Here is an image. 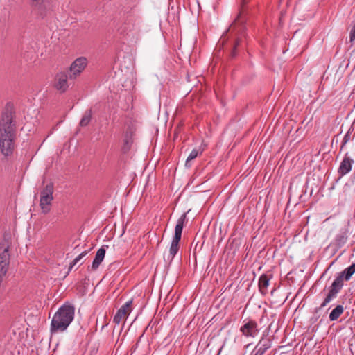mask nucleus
<instances>
[{
  "label": "nucleus",
  "instance_id": "obj_1",
  "mask_svg": "<svg viewBox=\"0 0 355 355\" xmlns=\"http://www.w3.org/2000/svg\"><path fill=\"white\" fill-rule=\"evenodd\" d=\"M15 129L11 113L3 114L0 122V149L3 155L8 156L14 150Z\"/></svg>",
  "mask_w": 355,
  "mask_h": 355
},
{
  "label": "nucleus",
  "instance_id": "obj_2",
  "mask_svg": "<svg viewBox=\"0 0 355 355\" xmlns=\"http://www.w3.org/2000/svg\"><path fill=\"white\" fill-rule=\"evenodd\" d=\"M75 308L69 302L64 303L54 314L51 323V334L65 331L74 318Z\"/></svg>",
  "mask_w": 355,
  "mask_h": 355
},
{
  "label": "nucleus",
  "instance_id": "obj_3",
  "mask_svg": "<svg viewBox=\"0 0 355 355\" xmlns=\"http://www.w3.org/2000/svg\"><path fill=\"white\" fill-rule=\"evenodd\" d=\"M187 222V213H184L182 216L178 218L177 221V224L175 227V234L173 237L170 249H169V254L168 257V259L171 261L175 256L177 254L179 250V243L182 237V233L183 227L185 223Z\"/></svg>",
  "mask_w": 355,
  "mask_h": 355
},
{
  "label": "nucleus",
  "instance_id": "obj_4",
  "mask_svg": "<svg viewBox=\"0 0 355 355\" xmlns=\"http://www.w3.org/2000/svg\"><path fill=\"white\" fill-rule=\"evenodd\" d=\"M53 184L49 183L42 189L40 193V206L42 211L47 214L51 210V202L53 200Z\"/></svg>",
  "mask_w": 355,
  "mask_h": 355
},
{
  "label": "nucleus",
  "instance_id": "obj_5",
  "mask_svg": "<svg viewBox=\"0 0 355 355\" xmlns=\"http://www.w3.org/2000/svg\"><path fill=\"white\" fill-rule=\"evenodd\" d=\"M355 273V263L339 272L334 279V295L339 292L344 285L345 281H349Z\"/></svg>",
  "mask_w": 355,
  "mask_h": 355
},
{
  "label": "nucleus",
  "instance_id": "obj_6",
  "mask_svg": "<svg viewBox=\"0 0 355 355\" xmlns=\"http://www.w3.org/2000/svg\"><path fill=\"white\" fill-rule=\"evenodd\" d=\"M240 332L246 338H255L259 333L258 324L253 320H245L241 326Z\"/></svg>",
  "mask_w": 355,
  "mask_h": 355
},
{
  "label": "nucleus",
  "instance_id": "obj_7",
  "mask_svg": "<svg viewBox=\"0 0 355 355\" xmlns=\"http://www.w3.org/2000/svg\"><path fill=\"white\" fill-rule=\"evenodd\" d=\"M88 64L87 59L81 56L76 58L71 64L69 68V78H76L85 69Z\"/></svg>",
  "mask_w": 355,
  "mask_h": 355
},
{
  "label": "nucleus",
  "instance_id": "obj_8",
  "mask_svg": "<svg viewBox=\"0 0 355 355\" xmlns=\"http://www.w3.org/2000/svg\"><path fill=\"white\" fill-rule=\"evenodd\" d=\"M140 20L133 16H130L126 18L125 22L120 28L121 33H128L135 31L138 28Z\"/></svg>",
  "mask_w": 355,
  "mask_h": 355
},
{
  "label": "nucleus",
  "instance_id": "obj_9",
  "mask_svg": "<svg viewBox=\"0 0 355 355\" xmlns=\"http://www.w3.org/2000/svg\"><path fill=\"white\" fill-rule=\"evenodd\" d=\"M132 300L126 302L117 311L113 318V322L116 324H119L131 311Z\"/></svg>",
  "mask_w": 355,
  "mask_h": 355
},
{
  "label": "nucleus",
  "instance_id": "obj_10",
  "mask_svg": "<svg viewBox=\"0 0 355 355\" xmlns=\"http://www.w3.org/2000/svg\"><path fill=\"white\" fill-rule=\"evenodd\" d=\"M8 249H0V279L6 274L9 265Z\"/></svg>",
  "mask_w": 355,
  "mask_h": 355
},
{
  "label": "nucleus",
  "instance_id": "obj_11",
  "mask_svg": "<svg viewBox=\"0 0 355 355\" xmlns=\"http://www.w3.org/2000/svg\"><path fill=\"white\" fill-rule=\"evenodd\" d=\"M68 77L65 73H59L55 78V87L60 92H64L69 87Z\"/></svg>",
  "mask_w": 355,
  "mask_h": 355
},
{
  "label": "nucleus",
  "instance_id": "obj_12",
  "mask_svg": "<svg viewBox=\"0 0 355 355\" xmlns=\"http://www.w3.org/2000/svg\"><path fill=\"white\" fill-rule=\"evenodd\" d=\"M354 164V160L349 157L345 155L341 162L340 166L338 169V173L339 174V178L342 176L348 173L351 169L352 164Z\"/></svg>",
  "mask_w": 355,
  "mask_h": 355
},
{
  "label": "nucleus",
  "instance_id": "obj_13",
  "mask_svg": "<svg viewBox=\"0 0 355 355\" xmlns=\"http://www.w3.org/2000/svg\"><path fill=\"white\" fill-rule=\"evenodd\" d=\"M348 229L344 228L340 231V232L337 234L334 242V251L342 248L345 244L348 239Z\"/></svg>",
  "mask_w": 355,
  "mask_h": 355
},
{
  "label": "nucleus",
  "instance_id": "obj_14",
  "mask_svg": "<svg viewBox=\"0 0 355 355\" xmlns=\"http://www.w3.org/2000/svg\"><path fill=\"white\" fill-rule=\"evenodd\" d=\"M105 255V246H103L101 248H99L96 252V256L91 266V269L92 270H96L99 267L100 264L104 259Z\"/></svg>",
  "mask_w": 355,
  "mask_h": 355
},
{
  "label": "nucleus",
  "instance_id": "obj_15",
  "mask_svg": "<svg viewBox=\"0 0 355 355\" xmlns=\"http://www.w3.org/2000/svg\"><path fill=\"white\" fill-rule=\"evenodd\" d=\"M271 347V340L269 338H264L262 337L257 345L255 346L254 349L259 352V353L263 355Z\"/></svg>",
  "mask_w": 355,
  "mask_h": 355
},
{
  "label": "nucleus",
  "instance_id": "obj_16",
  "mask_svg": "<svg viewBox=\"0 0 355 355\" xmlns=\"http://www.w3.org/2000/svg\"><path fill=\"white\" fill-rule=\"evenodd\" d=\"M326 288H327L328 293L324 300V302L322 303L320 309H321L322 307H324L327 304L330 302L332 300L333 297V282H330L329 280L327 283Z\"/></svg>",
  "mask_w": 355,
  "mask_h": 355
},
{
  "label": "nucleus",
  "instance_id": "obj_17",
  "mask_svg": "<svg viewBox=\"0 0 355 355\" xmlns=\"http://www.w3.org/2000/svg\"><path fill=\"white\" fill-rule=\"evenodd\" d=\"M270 278L266 275H262L259 279V290L262 293H266L269 285Z\"/></svg>",
  "mask_w": 355,
  "mask_h": 355
},
{
  "label": "nucleus",
  "instance_id": "obj_18",
  "mask_svg": "<svg viewBox=\"0 0 355 355\" xmlns=\"http://www.w3.org/2000/svg\"><path fill=\"white\" fill-rule=\"evenodd\" d=\"M92 112L91 109L85 111V112L84 113V114L80 121V125L82 127L87 126L89 124V123L90 122V121L92 119Z\"/></svg>",
  "mask_w": 355,
  "mask_h": 355
},
{
  "label": "nucleus",
  "instance_id": "obj_19",
  "mask_svg": "<svg viewBox=\"0 0 355 355\" xmlns=\"http://www.w3.org/2000/svg\"><path fill=\"white\" fill-rule=\"evenodd\" d=\"M202 150H201L193 149L189 155V156L186 160L185 166L187 167H190L191 164H189V162L191 161H192L193 159H194L196 157H197L199 154L202 153Z\"/></svg>",
  "mask_w": 355,
  "mask_h": 355
},
{
  "label": "nucleus",
  "instance_id": "obj_20",
  "mask_svg": "<svg viewBox=\"0 0 355 355\" xmlns=\"http://www.w3.org/2000/svg\"><path fill=\"white\" fill-rule=\"evenodd\" d=\"M31 6L40 11L46 8L44 0H31Z\"/></svg>",
  "mask_w": 355,
  "mask_h": 355
},
{
  "label": "nucleus",
  "instance_id": "obj_21",
  "mask_svg": "<svg viewBox=\"0 0 355 355\" xmlns=\"http://www.w3.org/2000/svg\"><path fill=\"white\" fill-rule=\"evenodd\" d=\"M87 254V252L84 251L82 253H80L78 256H77L71 262V266L69 267V270H71L75 265H76Z\"/></svg>",
  "mask_w": 355,
  "mask_h": 355
},
{
  "label": "nucleus",
  "instance_id": "obj_22",
  "mask_svg": "<svg viewBox=\"0 0 355 355\" xmlns=\"http://www.w3.org/2000/svg\"><path fill=\"white\" fill-rule=\"evenodd\" d=\"M343 312V307L341 305L336 306L334 308V320H336Z\"/></svg>",
  "mask_w": 355,
  "mask_h": 355
},
{
  "label": "nucleus",
  "instance_id": "obj_23",
  "mask_svg": "<svg viewBox=\"0 0 355 355\" xmlns=\"http://www.w3.org/2000/svg\"><path fill=\"white\" fill-rule=\"evenodd\" d=\"M123 142L125 145V146H124V148L128 150L129 148V145H130V143L131 142V141H130V138L127 135H125V137L123 139Z\"/></svg>",
  "mask_w": 355,
  "mask_h": 355
},
{
  "label": "nucleus",
  "instance_id": "obj_24",
  "mask_svg": "<svg viewBox=\"0 0 355 355\" xmlns=\"http://www.w3.org/2000/svg\"><path fill=\"white\" fill-rule=\"evenodd\" d=\"M348 137H349V135L348 134H346L343 138V143H342V145H341V148L345 146V144L348 141Z\"/></svg>",
  "mask_w": 355,
  "mask_h": 355
},
{
  "label": "nucleus",
  "instance_id": "obj_25",
  "mask_svg": "<svg viewBox=\"0 0 355 355\" xmlns=\"http://www.w3.org/2000/svg\"><path fill=\"white\" fill-rule=\"evenodd\" d=\"M250 355H262L261 354L259 353V352H257L254 348V349L251 352L250 354Z\"/></svg>",
  "mask_w": 355,
  "mask_h": 355
},
{
  "label": "nucleus",
  "instance_id": "obj_26",
  "mask_svg": "<svg viewBox=\"0 0 355 355\" xmlns=\"http://www.w3.org/2000/svg\"><path fill=\"white\" fill-rule=\"evenodd\" d=\"M329 320H330L331 321H333V318H334V315H333V311H331L329 313Z\"/></svg>",
  "mask_w": 355,
  "mask_h": 355
},
{
  "label": "nucleus",
  "instance_id": "obj_27",
  "mask_svg": "<svg viewBox=\"0 0 355 355\" xmlns=\"http://www.w3.org/2000/svg\"><path fill=\"white\" fill-rule=\"evenodd\" d=\"M246 1H247V0H242V4L245 3H246Z\"/></svg>",
  "mask_w": 355,
  "mask_h": 355
},
{
  "label": "nucleus",
  "instance_id": "obj_28",
  "mask_svg": "<svg viewBox=\"0 0 355 355\" xmlns=\"http://www.w3.org/2000/svg\"><path fill=\"white\" fill-rule=\"evenodd\" d=\"M344 252H345V250H343V251H342V252H340V254L339 255V257H340L341 254H343V253H344Z\"/></svg>",
  "mask_w": 355,
  "mask_h": 355
},
{
  "label": "nucleus",
  "instance_id": "obj_29",
  "mask_svg": "<svg viewBox=\"0 0 355 355\" xmlns=\"http://www.w3.org/2000/svg\"><path fill=\"white\" fill-rule=\"evenodd\" d=\"M344 252H345V250H343V251H342V252H340V254L339 255V257H340L341 254H343V253H344Z\"/></svg>",
  "mask_w": 355,
  "mask_h": 355
},
{
  "label": "nucleus",
  "instance_id": "obj_30",
  "mask_svg": "<svg viewBox=\"0 0 355 355\" xmlns=\"http://www.w3.org/2000/svg\"><path fill=\"white\" fill-rule=\"evenodd\" d=\"M344 252H345V250H343V251H342V252H340V254L339 255V257H340L341 254H343V253H344Z\"/></svg>",
  "mask_w": 355,
  "mask_h": 355
},
{
  "label": "nucleus",
  "instance_id": "obj_31",
  "mask_svg": "<svg viewBox=\"0 0 355 355\" xmlns=\"http://www.w3.org/2000/svg\"><path fill=\"white\" fill-rule=\"evenodd\" d=\"M332 265H333V262H331V263L329 264V268H330Z\"/></svg>",
  "mask_w": 355,
  "mask_h": 355
}]
</instances>
